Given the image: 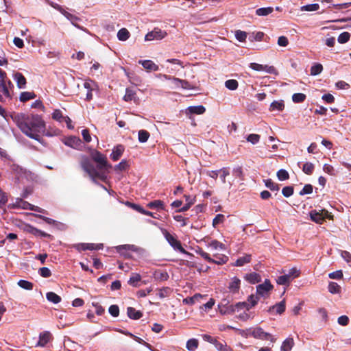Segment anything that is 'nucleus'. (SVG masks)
<instances>
[{"mask_svg": "<svg viewBox=\"0 0 351 351\" xmlns=\"http://www.w3.org/2000/svg\"><path fill=\"white\" fill-rule=\"evenodd\" d=\"M10 117L24 134L32 139L40 141V134L45 130V123L40 115L13 113L10 114Z\"/></svg>", "mask_w": 351, "mask_h": 351, "instance_id": "nucleus-1", "label": "nucleus"}, {"mask_svg": "<svg viewBox=\"0 0 351 351\" xmlns=\"http://www.w3.org/2000/svg\"><path fill=\"white\" fill-rule=\"evenodd\" d=\"M80 165L94 182H95L97 180H100L101 181L106 180V176L104 173L99 172L97 170L87 156H82Z\"/></svg>", "mask_w": 351, "mask_h": 351, "instance_id": "nucleus-2", "label": "nucleus"}, {"mask_svg": "<svg viewBox=\"0 0 351 351\" xmlns=\"http://www.w3.org/2000/svg\"><path fill=\"white\" fill-rule=\"evenodd\" d=\"M90 157L97 163V170L99 172L106 175V173L108 172L109 169L112 168V165L108 163L106 156L99 151L93 150L90 152Z\"/></svg>", "mask_w": 351, "mask_h": 351, "instance_id": "nucleus-3", "label": "nucleus"}, {"mask_svg": "<svg viewBox=\"0 0 351 351\" xmlns=\"http://www.w3.org/2000/svg\"><path fill=\"white\" fill-rule=\"evenodd\" d=\"M228 301L224 300L219 304V310L220 313L225 315L234 313L239 309L246 308L247 310H249L250 308L249 304L246 302H239L235 306H228Z\"/></svg>", "mask_w": 351, "mask_h": 351, "instance_id": "nucleus-4", "label": "nucleus"}, {"mask_svg": "<svg viewBox=\"0 0 351 351\" xmlns=\"http://www.w3.org/2000/svg\"><path fill=\"white\" fill-rule=\"evenodd\" d=\"M300 274V271L297 267H292L289 269L287 273L279 276L276 282L281 285H289L290 282L295 278L298 277Z\"/></svg>", "mask_w": 351, "mask_h": 351, "instance_id": "nucleus-5", "label": "nucleus"}, {"mask_svg": "<svg viewBox=\"0 0 351 351\" xmlns=\"http://www.w3.org/2000/svg\"><path fill=\"white\" fill-rule=\"evenodd\" d=\"M162 232L167 242L174 250H179L183 254H187L186 251L182 247L180 241L173 235L171 234L166 230H163Z\"/></svg>", "mask_w": 351, "mask_h": 351, "instance_id": "nucleus-6", "label": "nucleus"}, {"mask_svg": "<svg viewBox=\"0 0 351 351\" xmlns=\"http://www.w3.org/2000/svg\"><path fill=\"white\" fill-rule=\"evenodd\" d=\"M274 287L269 280H265L263 284L256 287V295L260 298H267Z\"/></svg>", "mask_w": 351, "mask_h": 351, "instance_id": "nucleus-7", "label": "nucleus"}, {"mask_svg": "<svg viewBox=\"0 0 351 351\" xmlns=\"http://www.w3.org/2000/svg\"><path fill=\"white\" fill-rule=\"evenodd\" d=\"M167 36L165 31L158 28H154L152 32H148L145 36V41H152L154 40H161Z\"/></svg>", "mask_w": 351, "mask_h": 351, "instance_id": "nucleus-8", "label": "nucleus"}, {"mask_svg": "<svg viewBox=\"0 0 351 351\" xmlns=\"http://www.w3.org/2000/svg\"><path fill=\"white\" fill-rule=\"evenodd\" d=\"M250 68L256 71H265L267 73L274 74L276 73V69L274 66H268V65H264L258 63H251L250 64Z\"/></svg>", "mask_w": 351, "mask_h": 351, "instance_id": "nucleus-9", "label": "nucleus"}, {"mask_svg": "<svg viewBox=\"0 0 351 351\" xmlns=\"http://www.w3.org/2000/svg\"><path fill=\"white\" fill-rule=\"evenodd\" d=\"M310 216L311 219L317 223H322L325 218H332V216L326 210H322L321 212L312 211Z\"/></svg>", "mask_w": 351, "mask_h": 351, "instance_id": "nucleus-10", "label": "nucleus"}, {"mask_svg": "<svg viewBox=\"0 0 351 351\" xmlns=\"http://www.w3.org/2000/svg\"><path fill=\"white\" fill-rule=\"evenodd\" d=\"M63 142L66 145L73 149H80L82 147V143L80 138L74 136L64 138Z\"/></svg>", "mask_w": 351, "mask_h": 351, "instance_id": "nucleus-11", "label": "nucleus"}, {"mask_svg": "<svg viewBox=\"0 0 351 351\" xmlns=\"http://www.w3.org/2000/svg\"><path fill=\"white\" fill-rule=\"evenodd\" d=\"M252 335L254 338L270 340L271 341H274V338L269 333L265 332L261 328H254Z\"/></svg>", "mask_w": 351, "mask_h": 351, "instance_id": "nucleus-12", "label": "nucleus"}, {"mask_svg": "<svg viewBox=\"0 0 351 351\" xmlns=\"http://www.w3.org/2000/svg\"><path fill=\"white\" fill-rule=\"evenodd\" d=\"M53 339V336L49 331H44L40 333L39 340L36 344L38 347H45L47 343L51 341Z\"/></svg>", "mask_w": 351, "mask_h": 351, "instance_id": "nucleus-13", "label": "nucleus"}, {"mask_svg": "<svg viewBox=\"0 0 351 351\" xmlns=\"http://www.w3.org/2000/svg\"><path fill=\"white\" fill-rule=\"evenodd\" d=\"M10 98L11 95L7 87L5 81L0 80V101L4 102Z\"/></svg>", "mask_w": 351, "mask_h": 351, "instance_id": "nucleus-14", "label": "nucleus"}, {"mask_svg": "<svg viewBox=\"0 0 351 351\" xmlns=\"http://www.w3.org/2000/svg\"><path fill=\"white\" fill-rule=\"evenodd\" d=\"M240 287L241 280L237 277L234 276L230 279L228 286V289L230 293L235 294L239 293Z\"/></svg>", "mask_w": 351, "mask_h": 351, "instance_id": "nucleus-15", "label": "nucleus"}, {"mask_svg": "<svg viewBox=\"0 0 351 351\" xmlns=\"http://www.w3.org/2000/svg\"><path fill=\"white\" fill-rule=\"evenodd\" d=\"M138 64H141L148 72L156 71L159 69L158 66L150 60H139Z\"/></svg>", "mask_w": 351, "mask_h": 351, "instance_id": "nucleus-16", "label": "nucleus"}, {"mask_svg": "<svg viewBox=\"0 0 351 351\" xmlns=\"http://www.w3.org/2000/svg\"><path fill=\"white\" fill-rule=\"evenodd\" d=\"M208 247L211 252L225 250V245L217 240H211L207 244Z\"/></svg>", "mask_w": 351, "mask_h": 351, "instance_id": "nucleus-17", "label": "nucleus"}, {"mask_svg": "<svg viewBox=\"0 0 351 351\" xmlns=\"http://www.w3.org/2000/svg\"><path fill=\"white\" fill-rule=\"evenodd\" d=\"M124 152L123 146L119 145L114 147L112 152L110 154V158L114 160L117 161L119 159Z\"/></svg>", "mask_w": 351, "mask_h": 351, "instance_id": "nucleus-18", "label": "nucleus"}, {"mask_svg": "<svg viewBox=\"0 0 351 351\" xmlns=\"http://www.w3.org/2000/svg\"><path fill=\"white\" fill-rule=\"evenodd\" d=\"M14 79L17 84L19 88H23L26 84V79L21 73H16L14 74Z\"/></svg>", "mask_w": 351, "mask_h": 351, "instance_id": "nucleus-19", "label": "nucleus"}, {"mask_svg": "<svg viewBox=\"0 0 351 351\" xmlns=\"http://www.w3.org/2000/svg\"><path fill=\"white\" fill-rule=\"evenodd\" d=\"M285 310V300H282L279 303L276 304V305H274L271 306L269 308V312L272 313L274 311L276 312L278 314H282Z\"/></svg>", "mask_w": 351, "mask_h": 351, "instance_id": "nucleus-20", "label": "nucleus"}, {"mask_svg": "<svg viewBox=\"0 0 351 351\" xmlns=\"http://www.w3.org/2000/svg\"><path fill=\"white\" fill-rule=\"evenodd\" d=\"M203 298L204 295L199 293H197L192 297L184 298L182 302L184 304L192 305L197 302H200V300L202 299Z\"/></svg>", "mask_w": 351, "mask_h": 351, "instance_id": "nucleus-21", "label": "nucleus"}, {"mask_svg": "<svg viewBox=\"0 0 351 351\" xmlns=\"http://www.w3.org/2000/svg\"><path fill=\"white\" fill-rule=\"evenodd\" d=\"M186 204L182 207L179 211L184 212L189 209V208L195 203V197H191L190 195H184Z\"/></svg>", "mask_w": 351, "mask_h": 351, "instance_id": "nucleus-22", "label": "nucleus"}, {"mask_svg": "<svg viewBox=\"0 0 351 351\" xmlns=\"http://www.w3.org/2000/svg\"><path fill=\"white\" fill-rule=\"evenodd\" d=\"M285 108V104L282 100L273 101L269 107L270 111H282Z\"/></svg>", "mask_w": 351, "mask_h": 351, "instance_id": "nucleus-23", "label": "nucleus"}, {"mask_svg": "<svg viewBox=\"0 0 351 351\" xmlns=\"http://www.w3.org/2000/svg\"><path fill=\"white\" fill-rule=\"evenodd\" d=\"M141 280V276L139 274L132 273L128 280V284L132 287H137L139 286L138 282Z\"/></svg>", "mask_w": 351, "mask_h": 351, "instance_id": "nucleus-24", "label": "nucleus"}, {"mask_svg": "<svg viewBox=\"0 0 351 351\" xmlns=\"http://www.w3.org/2000/svg\"><path fill=\"white\" fill-rule=\"evenodd\" d=\"M127 313L130 318L133 319H138L142 317V313L140 311L136 310L134 308L128 307Z\"/></svg>", "mask_w": 351, "mask_h": 351, "instance_id": "nucleus-25", "label": "nucleus"}, {"mask_svg": "<svg viewBox=\"0 0 351 351\" xmlns=\"http://www.w3.org/2000/svg\"><path fill=\"white\" fill-rule=\"evenodd\" d=\"M245 279L252 284H256L261 280V278L259 274L256 273H251L245 276Z\"/></svg>", "mask_w": 351, "mask_h": 351, "instance_id": "nucleus-26", "label": "nucleus"}, {"mask_svg": "<svg viewBox=\"0 0 351 351\" xmlns=\"http://www.w3.org/2000/svg\"><path fill=\"white\" fill-rule=\"evenodd\" d=\"M294 342L292 338H287L284 341L281 346L282 351H290L293 346Z\"/></svg>", "mask_w": 351, "mask_h": 351, "instance_id": "nucleus-27", "label": "nucleus"}, {"mask_svg": "<svg viewBox=\"0 0 351 351\" xmlns=\"http://www.w3.org/2000/svg\"><path fill=\"white\" fill-rule=\"evenodd\" d=\"M130 35V34L127 29L122 28L118 32L117 38L119 40L125 41L129 38Z\"/></svg>", "mask_w": 351, "mask_h": 351, "instance_id": "nucleus-28", "label": "nucleus"}, {"mask_svg": "<svg viewBox=\"0 0 351 351\" xmlns=\"http://www.w3.org/2000/svg\"><path fill=\"white\" fill-rule=\"evenodd\" d=\"M187 110L191 114H202L205 112L206 109L203 106H190Z\"/></svg>", "mask_w": 351, "mask_h": 351, "instance_id": "nucleus-29", "label": "nucleus"}, {"mask_svg": "<svg viewBox=\"0 0 351 351\" xmlns=\"http://www.w3.org/2000/svg\"><path fill=\"white\" fill-rule=\"evenodd\" d=\"M147 206L149 208H158L164 210L165 209V204L161 200H155L153 202H150L147 204Z\"/></svg>", "mask_w": 351, "mask_h": 351, "instance_id": "nucleus-30", "label": "nucleus"}, {"mask_svg": "<svg viewBox=\"0 0 351 351\" xmlns=\"http://www.w3.org/2000/svg\"><path fill=\"white\" fill-rule=\"evenodd\" d=\"M46 298L49 302L53 304H58L61 301V298L54 292L47 293Z\"/></svg>", "mask_w": 351, "mask_h": 351, "instance_id": "nucleus-31", "label": "nucleus"}, {"mask_svg": "<svg viewBox=\"0 0 351 351\" xmlns=\"http://www.w3.org/2000/svg\"><path fill=\"white\" fill-rule=\"evenodd\" d=\"M274 11L272 7L261 8L256 10V14L260 16H267Z\"/></svg>", "mask_w": 351, "mask_h": 351, "instance_id": "nucleus-32", "label": "nucleus"}, {"mask_svg": "<svg viewBox=\"0 0 351 351\" xmlns=\"http://www.w3.org/2000/svg\"><path fill=\"white\" fill-rule=\"evenodd\" d=\"M154 278L156 280L165 281L167 280L169 278V275L167 272L162 271H156L154 273Z\"/></svg>", "mask_w": 351, "mask_h": 351, "instance_id": "nucleus-33", "label": "nucleus"}, {"mask_svg": "<svg viewBox=\"0 0 351 351\" xmlns=\"http://www.w3.org/2000/svg\"><path fill=\"white\" fill-rule=\"evenodd\" d=\"M136 97V92L130 88H126L125 95L123 97V99L125 101H129L134 99Z\"/></svg>", "mask_w": 351, "mask_h": 351, "instance_id": "nucleus-34", "label": "nucleus"}, {"mask_svg": "<svg viewBox=\"0 0 351 351\" xmlns=\"http://www.w3.org/2000/svg\"><path fill=\"white\" fill-rule=\"evenodd\" d=\"M328 291L332 294L339 293L341 291V287L335 282H330L328 285Z\"/></svg>", "mask_w": 351, "mask_h": 351, "instance_id": "nucleus-35", "label": "nucleus"}, {"mask_svg": "<svg viewBox=\"0 0 351 351\" xmlns=\"http://www.w3.org/2000/svg\"><path fill=\"white\" fill-rule=\"evenodd\" d=\"M36 97L35 94L32 92H23L20 95V101L25 102L29 99H34Z\"/></svg>", "mask_w": 351, "mask_h": 351, "instance_id": "nucleus-36", "label": "nucleus"}, {"mask_svg": "<svg viewBox=\"0 0 351 351\" xmlns=\"http://www.w3.org/2000/svg\"><path fill=\"white\" fill-rule=\"evenodd\" d=\"M102 247V244H97L95 245L93 243H84L81 244V248L83 250H99L101 249Z\"/></svg>", "mask_w": 351, "mask_h": 351, "instance_id": "nucleus-37", "label": "nucleus"}, {"mask_svg": "<svg viewBox=\"0 0 351 351\" xmlns=\"http://www.w3.org/2000/svg\"><path fill=\"white\" fill-rule=\"evenodd\" d=\"M239 84L236 80H228L225 82V86L231 90H234L238 88Z\"/></svg>", "mask_w": 351, "mask_h": 351, "instance_id": "nucleus-38", "label": "nucleus"}, {"mask_svg": "<svg viewBox=\"0 0 351 351\" xmlns=\"http://www.w3.org/2000/svg\"><path fill=\"white\" fill-rule=\"evenodd\" d=\"M198 346V341L195 339H191L186 343V348L190 351H195Z\"/></svg>", "mask_w": 351, "mask_h": 351, "instance_id": "nucleus-39", "label": "nucleus"}, {"mask_svg": "<svg viewBox=\"0 0 351 351\" xmlns=\"http://www.w3.org/2000/svg\"><path fill=\"white\" fill-rule=\"evenodd\" d=\"M323 66L321 64L317 63L313 65L311 68V75H317L322 73Z\"/></svg>", "mask_w": 351, "mask_h": 351, "instance_id": "nucleus-40", "label": "nucleus"}, {"mask_svg": "<svg viewBox=\"0 0 351 351\" xmlns=\"http://www.w3.org/2000/svg\"><path fill=\"white\" fill-rule=\"evenodd\" d=\"M149 137V133L147 131H146L145 130H141L138 131V141L141 143L147 142Z\"/></svg>", "mask_w": 351, "mask_h": 351, "instance_id": "nucleus-41", "label": "nucleus"}, {"mask_svg": "<svg viewBox=\"0 0 351 351\" xmlns=\"http://www.w3.org/2000/svg\"><path fill=\"white\" fill-rule=\"evenodd\" d=\"M17 284L20 287L26 290H32L33 288V284L25 280H20Z\"/></svg>", "mask_w": 351, "mask_h": 351, "instance_id": "nucleus-42", "label": "nucleus"}, {"mask_svg": "<svg viewBox=\"0 0 351 351\" xmlns=\"http://www.w3.org/2000/svg\"><path fill=\"white\" fill-rule=\"evenodd\" d=\"M128 167V162L125 160H123L118 165H115L114 169L115 171H125Z\"/></svg>", "mask_w": 351, "mask_h": 351, "instance_id": "nucleus-43", "label": "nucleus"}, {"mask_svg": "<svg viewBox=\"0 0 351 351\" xmlns=\"http://www.w3.org/2000/svg\"><path fill=\"white\" fill-rule=\"evenodd\" d=\"M230 175V172H229V170L226 168V167H223L222 169H219V178L221 180V182L223 184H225L226 182V177Z\"/></svg>", "mask_w": 351, "mask_h": 351, "instance_id": "nucleus-44", "label": "nucleus"}, {"mask_svg": "<svg viewBox=\"0 0 351 351\" xmlns=\"http://www.w3.org/2000/svg\"><path fill=\"white\" fill-rule=\"evenodd\" d=\"M250 259H251L250 256L246 255L243 257H241V258H239V259H237L234 265L237 266V267L243 266L245 263H250Z\"/></svg>", "mask_w": 351, "mask_h": 351, "instance_id": "nucleus-45", "label": "nucleus"}, {"mask_svg": "<svg viewBox=\"0 0 351 351\" xmlns=\"http://www.w3.org/2000/svg\"><path fill=\"white\" fill-rule=\"evenodd\" d=\"M350 33H348L347 32H344L339 36L337 40L339 43L343 44V43H347L350 40Z\"/></svg>", "mask_w": 351, "mask_h": 351, "instance_id": "nucleus-46", "label": "nucleus"}, {"mask_svg": "<svg viewBox=\"0 0 351 351\" xmlns=\"http://www.w3.org/2000/svg\"><path fill=\"white\" fill-rule=\"evenodd\" d=\"M65 117L63 116L62 112L60 110H55L52 114V118L59 122H62L64 121V118Z\"/></svg>", "mask_w": 351, "mask_h": 351, "instance_id": "nucleus-47", "label": "nucleus"}, {"mask_svg": "<svg viewBox=\"0 0 351 351\" xmlns=\"http://www.w3.org/2000/svg\"><path fill=\"white\" fill-rule=\"evenodd\" d=\"M265 186L269 189L271 191H278L279 190V187H278V185L276 183H274L270 179H267V180H265Z\"/></svg>", "mask_w": 351, "mask_h": 351, "instance_id": "nucleus-48", "label": "nucleus"}, {"mask_svg": "<svg viewBox=\"0 0 351 351\" xmlns=\"http://www.w3.org/2000/svg\"><path fill=\"white\" fill-rule=\"evenodd\" d=\"M319 4L314 3V4H308V5L302 6L301 8V10L311 12V11H317V10H319Z\"/></svg>", "mask_w": 351, "mask_h": 351, "instance_id": "nucleus-49", "label": "nucleus"}, {"mask_svg": "<svg viewBox=\"0 0 351 351\" xmlns=\"http://www.w3.org/2000/svg\"><path fill=\"white\" fill-rule=\"evenodd\" d=\"M314 169V165L311 162H306L303 165L302 170L303 171L308 175H310L313 173Z\"/></svg>", "mask_w": 351, "mask_h": 351, "instance_id": "nucleus-50", "label": "nucleus"}, {"mask_svg": "<svg viewBox=\"0 0 351 351\" xmlns=\"http://www.w3.org/2000/svg\"><path fill=\"white\" fill-rule=\"evenodd\" d=\"M214 256H215L217 259H214V261L213 263H215L218 265L224 264L228 260V257L225 255L217 256V254H214Z\"/></svg>", "mask_w": 351, "mask_h": 351, "instance_id": "nucleus-51", "label": "nucleus"}, {"mask_svg": "<svg viewBox=\"0 0 351 351\" xmlns=\"http://www.w3.org/2000/svg\"><path fill=\"white\" fill-rule=\"evenodd\" d=\"M277 177L279 180L283 181L289 179V176L286 170L280 169L277 172Z\"/></svg>", "mask_w": 351, "mask_h": 351, "instance_id": "nucleus-52", "label": "nucleus"}, {"mask_svg": "<svg viewBox=\"0 0 351 351\" xmlns=\"http://www.w3.org/2000/svg\"><path fill=\"white\" fill-rule=\"evenodd\" d=\"M306 95L303 93H295L292 96V100L295 103H300L304 101Z\"/></svg>", "mask_w": 351, "mask_h": 351, "instance_id": "nucleus-53", "label": "nucleus"}, {"mask_svg": "<svg viewBox=\"0 0 351 351\" xmlns=\"http://www.w3.org/2000/svg\"><path fill=\"white\" fill-rule=\"evenodd\" d=\"M235 37L239 41L243 42L247 38V34L245 32L237 30L235 32Z\"/></svg>", "mask_w": 351, "mask_h": 351, "instance_id": "nucleus-54", "label": "nucleus"}, {"mask_svg": "<svg viewBox=\"0 0 351 351\" xmlns=\"http://www.w3.org/2000/svg\"><path fill=\"white\" fill-rule=\"evenodd\" d=\"M224 219H225V217L223 215H222V214L217 215L216 217L213 219V226L216 227L218 224L223 223Z\"/></svg>", "mask_w": 351, "mask_h": 351, "instance_id": "nucleus-55", "label": "nucleus"}, {"mask_svg": "<svg viewBox=\"0 0 351 351\" xmlns=\"http://www.w3.org/2000/svg\"><path fill=\"white\" fill-rule=\"evenodd\" d=\"M84 87L88 90L93 91L96 88L97 85L91 80H86L84 84Z\"/></svg>", "mask_w": 351, "mask_h": 351, "instance_id": "nucleus-56", "label": "nucleus"}, {"mask_svg": "<svg viewBox=\"0 0 351 351\" xmlns=\"http://www.w3.org/2000/svg\"><path fill=\"white\" fill-rule=\"evenodd\" d=\"M259 140L260 136L256 134H251L247 138V141L254 145L256 144L259 141Z\"/></svg>", "mask_w": 351, "mask_h": 351, "instance_id": "nucleus-57", "label": "nucleus"}, {"mask_svg": "<svg viewBox=\"0 0 351 351\" xmlns=\"http://www.w3.org/2000/svg\"><path fill=\"white\" fill-rule=\"evenodd\" d=\"M108 311L112 316L117 317L119 313V308L117 305H111L109 307Z\"/></svg>", "mask_w": 351, "mask_h": 351, "instance_id": "nucleus-58", "label": "nucleus"}, {"mask_svg": "<svg viewBox=\"0 0 351 351\" xmlns=\"http://www.w3.org/2000/svg\"><path fill=\"white\" fill-rule=\"evenodd\" d=\"M328 276L331 279H341L343 277V272L341 270H337L336 271L330 273Z\"/></svg>", "mask_w": 351, "mask_h": 351, "instance_id": "nucleus-59", "label": "nucleus"}, {"mask_svg": "<svg viewBox=\"0 0 351 351\" xmlns=\"http://www.w3.org/2000/svg\"><path fill=\"white\" fill-rule=\"evenodd\" d=\"M293 193V189L291 186H285L282 190V193L285 197H290Z\"/></svg>", "mask_w": 351, "mask_h": 351, "instance_id": "nucleus-60", "label": "nucleus"}, {"mask_svg": "<svg viewBox=\"0 0 351 351\" xmlns=\"http://www.w3.org/2000/svg\"><path fill=\"white\" fill-rule=\"evenodd\" d=\"M39 274L44 278H48L51 275V271L47 267H42L39 269Z\"/></svg>", "mask_w": 351, "mask_h": 351, "instance_id": "nucleus-61", "label": "nucleus"}, {"mask_svg": "<svg viewBox=\"0 0 351 351\" xmlns=\"http://www.w3.org/2000/svg\"><path fill=\"white\" fill-rule=\"evenodd\" d=\"M82 135L84 141L86 143H90L91 141V136L89 131L87 129H84L82 131Z\"/></svg>", "mask_w": 351, "mask_h": 351, "instance_id": "nucleus-62", "label": "nucleus"}, {"mask_svg": "<svg viewBox=\"0 0 351 351\" xmlns=\"http://www.w3.org/2000/svg\"><path fill=\"white\" fill-rule=\"evenodd\" d=\"M289 44L288 38L286 36H281L278 39V45L280 47H287Z\"/></svg>", "mask_w": 351, "mask_h": 351, "instance_id": "nucleus-63", "label": "nucleus"}, {"mask_svg": "<svg viewBox=\"0 0 351 351\" xmlns=\"http://www.w3.org/2000/svg\"><path fill=\"white\" fill-rule=\"evenodd\" d=\"M313 192V186L311 184H306L300 192V195L311 194Z\"/></svg>", "mask_w": 351, "mask_h": 351, "instance_id": "nucleus-64", "label": "nucleus"}]
</instances>
